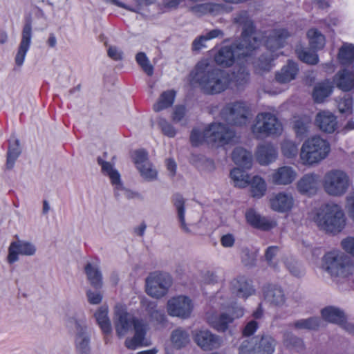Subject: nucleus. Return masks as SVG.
<instances>
[{"label":"nucleus","mask_w":354,"mask_h":354,"mask_svg":"<svg viewBox=\"0 0 354 354\" xmlns=\"http://www.w3.org/2000/svg\"><path fill=\"white\" fill-rule=\"evenodd\" d=\"M320 177L315 173L305 174L297 183V189L301 194H315L318 189Z\"/></svg>","instance_id":"412c9836"},{"label":"nucleus","mask_w":354,"mask_h":354,"mask_svg":"<svg viewBox=\"0 0 354 354\" xmlns=\"http://www.w3.org/2000/svg\"><path fill=\"white\" fill-rule=\"evenodd\" d=\"M171 340L174 347L181 348L189 344V335L186 330L177 328L172 332Z\"/></svg>","instance_id":"79ce46f5"},{"label":"nucleus","mask_w":354,"mask_h":354,"mask_svg":"<svg viewBox=\"0 0 354 354\" xmlns=\"http://www.w3.org/2000/svg\"><path fill=\"white\" fill-rule=\"evenodd\" d=\"M277 158V151L270 144H264L260 145L256 152V158L258 162L261 165H267L276 160Z\"/></svg>","instance_id":"a878e982"},{"label":"nucleus","mask_w":354,"mask_h":354,"mask_svg":"<svg viewBox=\"0 0 354 354\" xmlns=\"http://www.w3.org/2000/svg\"><path fill=\"white\" fill-rule=\"evenodd\" d=\"M232 322L233 317L227 311L221 313L219 316L209 318V323L218 332L225 331Z\"/></svg>","instance_id":"f704fd0d"},{"label":"nucleus","mask_w":354,"mask_h":354,"mask_svg":"<svg viewBox=\"0 0 354 354\" xmlns=\"http://www.w3.org/2000/svg\"><path fill=\"white\" fill-rule=\"evenodd\" d=\"M310 126V120L308 117L304 116L296 119L293 123V129L295 135L299 139H303L308 133Z\"/></svg>","instance_id":"58836bf2"},{"label":"nucleus","mask_w":354,"mask_h":354,"mask_svg":"<svg viewBox=\"0 0 354 354\" xmlns=\"http://www.w3.org/2000/svg\"><path fill=\"white\" fill-rule=\"evenodd\" d=\"M299 69L297 63L288 60L275 74V80L279 84H287L296 79Z\"/></svg>","instance_id":"5701e85b"},{"label":"nucleus","mask_w":354,"mask_h":354,"mask_svg":"<svg viewBox=\"0 0 354 354\" xmlns=\"http://www.w3.org/2000/svg\"><path fill=\"white\" fill-rule=\"evenodd\" d=\"M333 81L342 91H350L354 89V71L344 69L335 75Z\"/></svg>","instance_id":"bb28decb"},{"label":"nucleus","mask_w":354,"mask_h":354,"mask_svg":"<svg viewBox=\"0 0 354 354\" xmlns=\"http://www.w3.org/2000/svg\"><path fill=\"white\" fill-rule=\"evenodd\" d=\"M295 203L292 194L280 192L273 194L270 198V207L278 212H286L293 207Z\"/></svg>","instance_id":"a211bd4d"},{"label":"nucleus","mask_w":354,"mask_h":354,"mask_svg":"<svg viewBox=\"0 0 354 354\" xmlns=\"http://www.w3.org/2000/svg\"><path fill=\"white\" fill-rule=\"evenodd\" d=\"M256 354H272L277 345L276 340L269 335L255 337Z\"/></svg>","instance_id":"c756f323"},{"label":"nucleus","mask_w":354,"mask_h":354,"mask_svg":"<svg viewBox=\"0 0 354 354\" xmlns=\"http://www.w3.org/2000/svg\"><path fill=\"white\" fill-rule=\"evenodd\" d=\"M337 107L340 113L351 114L353 112V98L348 95H345L338 102Z\"/></svg>","instance_id":"13d9d810"},{"label":"nucleus","mask_w":354,"mask_h":354,"mask_svg":"<svg viewBox=\"0 0 354 354\" xmlns=\"http://www.w3.org/2000/svg\"><path fill=\"white\" fill-rule=\"evenodd\" d=\"M263 295L266 301L272 306L281 307L286 302L284 292L278 286H267L264 289Z\"/></svg>","instance_id":"b1692460"},{"label":"nucleus","mask_w":354,"mask_h":354,"mask_svg":"<svg viewBox=\"0 0 354 354\" xmlns=\"http://www.w3.org/2000/svg\"><path fill=\"white\" fill-rule=\"evenodd\" d=\"M21 149L20 147L19 140L15 138H12L9 141V147L7 152L6 168L12 169L15 165V161L20 156Z\"/></svg>","instance_id":"473e14b6"},{"label":"nucleus","mask_w":354,"mask_h":354,"mask_svg":"<svg viewBox=\"0 0 354 354\" xmlns=\"http://www.w3.org/2000/svg\"><path fill=\"white\" fill-rule=\"evenodd\" d=\"M231 290L238 297L247 298L254 292L252 285L243 277L231 281Z\"/></svg>","instance_id":"cd10ccee"},{"label":"nucleus","mask_w":354,"mask_h":354,"mask_svg":"<svg viewBox=\"0 0 354 354\" xmlns=\"http://www.w3.org/2000/svg\"><path fill=\"white\" fill-rule=\"evenodd\" d=\"M158 125L161 128L162 133L170 138L175 136L176 131L174 127L169 123L166 120L160 118L158 121Z\"/></svg>","instance_id":"680f3d73"},{"label":"nucleus","mask_w":354,"mask_h":354,"mask_svg":"<svg viewBox=\"0 0 354 354\" xmlns=\"http://www.w3.org/2000/svg\"><path fill=\"white\" fill-rule=\"evenodd\" d=\"M283 344L286 347L294 348L297 351H303L305 348L303 340L289 332L283 335Z\"/></svg>","instance_id":"a18cd8bd"},{"label":"nucleus","mask_w":354,"mask_h":354,"mask_svg":"<svg viewBox=\"0 0 354 354\" xmlns=\"http://www.w3.org/2000/svg\"><path fill=\"white\" fill-rule=\"evenodd\" d=\"M194 342L203 351H212L221 346V338L207 329L195 330L192 332Z\"/></svg>","instance_id":"ddd939ff"},{"label":"nucleus","mask_w":354,"mask_h":354,"mask_svg":"<svg viewBox=\"0 0 354 354\" xmlns=\"http://www.w3.org/2000/svg\"><path fill=\"white\" fill-rule=\"evenodd\" d=\"M230 178L234 186L240 188L245 187L250 182L248 174L239 168H234L231 170Z\"/></svg>","instance_id":"ea45409f"},{"label":"nucleus","mask_w":354,"mask_h":354,"mask_svg":"<svg viewBox=\"0 0 354 354\" xmlns=\"http://www.w3.org/2000/svg\"><path fill=\"white\" fill-rule=\"evenodd\" d=\"M286 266L290 272L295 277H300L304 273L302 267L295 259H288L286 262Z\"/></svg>","instance_id":"bf43d9fd"},{"label":"nucleus","mask_w":354,"mask_h":354,"mask_svg":"<svg viewBox=\"0 0 354 354\" xmlns=\"http://www.w3.org/2000/svg\"><path fill=\"white\" fill-rule=\"evenodd\" d=\"M175 98V92L174 91H167L163 92L158 101L153 105V110L156 112H159L171 106Z\"/></svg>","instance_id":"37998d69"},{"label":"nucleus","mask_w":354,"mask_h":354,"mask_svg":"<svg viewBox=\"0 0 354 354\" xmlns=\"http://www.w3.org/2000/svg\"><path fill=\"white\" fill-rule=\"evenodd\" d=\"M138 64L141 66L142 70L148 75H152L153 73V67L149 63L148 58L144 53H138L136 57Z\"/></svg>","instance_id":"6e6d98bb"},{"label":"nucleus","mask_w":354,"mask_h":354,"mask_svg":"<svg viewBox=\"0 0 354 354\" xmlns=\"http://www.w3.org/2000/svg\"><path fill=\"white\" fill-rule=\"evenodd\" d=\"M281 149L282 154L287 158H294L298 153L297 145L289 140H286L281 142Z\"/></svg>","instance_id":"09e8293b"},{"label":"nucleus","mask_w":354,"mask_h":354,"mask_svg":"<svg viewBox=\"0 0 354 354\" xmlns=\"http://www.w3.org/2000/svg\"><path fill=\"white\" fill-rule=\"evenodd\" d=\"M134 1L138 4V6H136V7H130L118 0H110V1L112 3H113L114 5L117 6L118 7H120V8H123L129 11L135 12H138V10H139L138 6H144V5L145 6L149 5V4L153 3L155 1V0H134Z\"/></svg>","instance_id":"4d7b16f0"},{"label":"nucleus","mask_w":354,"mask_h":354,"mask_svg":"<svg viewBox=\"0 0 354 354\" xmlns=\"http://www.w3.org/2000/svg\"><path fill=\"white\" fill-rule=\"evenodd\" d=\"M279 248L277 246H270L267 248L265 254L266 260L270 266L273 268L275 270H277V266L275 263L272 261L273 258L276 256L278 252Z\"/></svg>","instance_id":"e2e57ef3"},{"label":"nucleus","mask_w":354,"mask_h":354,"mask_svg":"<svg viewBox=\"0 0 354 354\" xmlns=\"http://www.w3.org/2000/svg\"><path fill=\"white\" fill-rule=\"evenodd\" d=\"M313 219L319 230L327 233H338L346 224L343 210L339 205L335 203L322 205L316 210Z\"/></svg>","instance_id":"20e7f679"},{"label":"nucleus","mask_w":354,"mask_h":354,"mask_svg":"<svg viewBox=\"0 0 354 354\" xmlns=\"http://www.w3.org/2000/svg\"><path fill=\"white\" fill-rule=\"evenodd\" d=\"M322 268L332 277H346L352 273L353 266L349 257L339 252H330L322 259Z\"/></svg>","instance_id":"6e6552de"},{"label":"nucleus","mask_w":354,"mask_h":354,"mask_svg":"<svg viewBox=\"0 0 354 354\" xmlns=\"http://www.w3.org/2000/svg\"><path fill=\"white\" fill-rule=\"evenodd\" d=\"M330 151L328 142L320 136H313L302 144L299 158L303 165L315 167L326 159Z\"/></svg>","instance_id":"423d86ee"},{"label":"nucleus","mask_w":354,"mask_h":354,"mask_svg":"<svg viewBox=\"0 0 354 354\" xmlns=\"http://www.w3.org/2000/svg\"><path fill=\"white\" fill-rule=\"evenodd\" d=\"M273 56H261L256 63V67L259 71H269L272 68Z\"/></svg>","instance_id":"052dcab7"},{"label":"nucleus","mask_w":354,"mask_h":354,"mask_svg":"<svg viewBox=\"0 0 354 354\" xmlns=\"http://www.w3.org/2000/svg\"><path fill=\"white\" fill-rule=\"evenodd\" d=\"M172 203L176 212L177 220L180 229L187 234H191L192 230L185 222V200L180 194H174L172 197Z\"/></svg>","instance_id":"393cba45"},{"label":"nucleus","mask_w":354,"mask_h":354,"mask_svg":"<svg viewBox=\"0 0 354 354\" xmlns=\"http://www.w3.org/2000/svg\"><path fill=\"white\" fill-rule=\"evenodd\" d=\"M333 91L329 82H324L315 85L313 92V97L315 102L321 103L328 97Z\"/></svg>","instance_id":"e433bc0d"},{"label":"nucleus","mask_w":354,"mask_h":354,"mask_svg":"<svg viewBox=\"0 0 354 354\" xmlns=\"http://www.w3.org/2000/svg\"><path fill=\"white\" fill-rule=\"evenodd\" d=\"M266 191L264 180L259 176H254L251 182V194L253 197L261 198Z\"/></svg>","instance_id":"de8ad7c7"},{"label":"nucleus","mask_w":354,"mask_h":354,"mask_svg":"<svg viewBox=\"0 0 354 354\" xmlns=\"http://www.w3.org/2000/svg\"><path fill=\"white\" fill-rule=\"evenodd\" d=\"M239 354H256L255 337L243 339L239 346Z\"/></svg>","instance_id":"3c124183"},{"label":"nucleus","mask_w":354,"mask_h":354,"mask_svg":"<svg viewBox=\"0 0 354 354\" xmlns=\"http://www.w3.org/2000/svg\"><path fill=\"white\" fill-rule=\"evenodd\" d=\"M259 327V324L255 320H251L247 323L243 329L242 333L245 338H250L249 337L252 335Z\"/></svg>","instance_id":"69168bd1"},{"label":"nucleus","mask_w":354,"mask_h":354,"mask_svg":"<svg viewBox=\"0 0 354 354\" xmlns=\"http://www.w3.org/2000/svg\"><path fill=\"white\" fill-rule=\"evenodd\" d=\"M194 79L201 90L208 95L219 94L230 88L231 80L229 71L217 68L207 60L197 64Z\"/></svg>","instance_id":"f03ea898"},{"label":"nucleus","mask_w":354,"mask_h":354,"mask_svg":"<svg viewBox=\"0 0 354 354\" xmlns=\"http://www.w3.org/2000/svg\"><path fill=\"white\" fill-rule=\"evenodd\" d=\"M246 220L252 226L261 230H269L272 228L275 223L261 216L254 209H249L245 213Z\"/></svg>","instance_id":"c85d7f7f"},{"label":"nucleus","mask_w":354,"mask_h":354,"mask_svg":"<svg viewBox=\"0 0 354 354\" xmlns=\"http://www.w3.org/2000/svg\"><path fill=\"white\" fill-rule=\"evenodd\" d=\"M297 171L290 166H281L274 169L268 176V180L275 185H288L297 178Z\"/></svg>","instance_id":"f3484780"},{"label":"nucleus","mask_w":354,"mask_h":354,"mask_svg":"<svg viewBox=\"0 0 354 354\" xmlns=\"http://www.w3.org/2000/svg\"><path fill=\"white\" fill-rule=\"evenodd\" d=\"M97 160V163L102 167V173L109 177L111 184L115 186L116 195L118 194L119 191L124 192V194L129 199L133 198L138 195L136 193L124 189L121 182L120 175L119 172L115 169H114L112 164H111L109 162L103 160L100 157H98Z\"/></svg>","instance_id":"4468645a"},{"label":"nucleus","mask_w":354,"mask_h":354,"mask_svg":"<svg viewBox=\"0 0 354 354\" xmlns=\"http://www.w3.org/2000/svg\"><path fill=\"white\" fill-rule=\"evenodd\" d=\"M320 324L319 318L312 317L296 320L291 324V326L299 330H317L320 326Z\"/></svg>","instance_id":"a19ab883"},{"label":"nucleus","mask_w":354,"mask_h":354,"mask_svg":"<svg viewBox=\"0 0 354 354\" xmlns=\"http://www.w3.org/2000/svg\"><path fill=\"white\" fill-rule=\"evenodd\" d=\"M235 137V132L231 128L221 122L212 123L202 133L194 129L190 136V141L197 146L203 141L209 144L224 145L230 143Z\"/></svg>","instance_id":"39448f33"},{"label":"nucleus","mask_w":354,"mask_h":354,"mask_svg":"<svg viewBox=\"0 0 354 354\" xmlns=\"http://www.w3.org/2000/svg\"><path fill=\"white\" fill-rule=\"evenodd\" d=\"M323 318L329 322L336 324L339 326V323L342 322L345 317L344 313L337 308L328 306L322 310Z\"/></svg>","instance_id":"4c0bfd02"},{"label":"nucleus","mask_w":354,"mask_h":354,"mask_svg":"<svg viewBox=\"0 0 354 354\" xmlns=\"http://www.w3.org/2000/svg\"><path fill=\"white\" fill-rule=\"evenodd\" d=\"M147 310L149 313L151 319L157 322L162 324L167 321V317L162 310L156 308V304L154 302H149L147 307Z\"/></svg>","instance_id":"603ef678"},{"label":"nucleus","mask_w":354,"mask_h":354,"mask_svg":"<svg viewBox=\"0 0 354 354\" xmlns=\"http://www.w3.org/2000/svg\"><path fill=\"white\" fill-rule=\"evenodd\" d=\"M338 59L342 65L352 64L354 61V46L345 44L339 49Z\"/></svg>","instance_id":"c03bdc74"},{"label":"nucleus","mask_w":354,"mask_h":354,"mask_svg":"<svg viewBox=\"0 0 354 354\" xmlns=\"http://www.w3.org/2000/svg\"><path fill=\"white\" fill-rule=\"evenodd\" d=\"M232 158L237 165L245 169H250L252 167V154L243 147H236L232 152Z\"/></svg>","instance_id":"2f4dec72"},{"label":"nucleus","mask_w":354,"mask_h":354,"mask_svg":"<svg viewBox=\"0 0 354 354\" xmlns=\"http://www.w3.org/2000/svg\"><path fill=\"white\" fill-rule=\"evenodd\" d=\"M218 6L212 3H204L192 8V12L194 13L205 14L207 12H212L214 10L217 9Z\"/></svg>","instance_id":"0e129e2a"},{"label":"nucleus","mask_w":354,"mask_h":354,"mask_svg":"<svg viewBox=\"0 0 354 354\" xmlns=\"http://www.w3.org/2000/svg\"><path fill=\"white\" fill-rule=\"evenodd\" d=\"M146 292L156 299L165 296L172 284L171 277L165 272L151 273L145 279Z\"/></svg>","instance_id":"9d476101"},{"label":"nucleus","mask_w":354,"mask_h":354,"mask_svg":"<svg viewBox=\"0 0 354 354\" xmlns=\"http://www.w3.org/2000/svg\"><path fill=\"white\" fill-rule=\"evenodd\" d=\"M234 24L243 26L241 41L232 46L222 47L214 55L216 64L222 67L231 66L238 57H246L261 44V35L254 30L252 21L245 11H241L234 17Z\"/></svg>","instance_id":"f257e3e1"},{"label":"nucleus","mask_w":354,"mask_h":354,"mask_svg":"<svg viewBox=\"0 0 354 354\" xmlns=\"http://www.w3.org/2000/svg\"><path fill=\"white\" fill-rule=\"evenodd\" d=\"M84 270L90 284L96 289L101 288L103 284L102 276L97 267L88 263L85 266Z\"/></svg>","instance_id":"72a5a7b5"},{"label":"nucleus","mask_w":354,"mask_h":354,"mask_svg":"<svg viewBox=\"0 0 354 354\" xmlns=\"http://www.w3.org/2000/svg\"><path fill=\"white\" fill-rule=\"evenodd\" d=\"M351 179L341 169H331L326 173L323 180V187L326 194L332 196H342L348 189Z\"/></svg>","instance_id":"1a4fd4ad"},{"label":"nucleus","mask_w":354,"mask_h":354,"mask_svg":"<svg viewBox=\"0 0 354 354\" xmlns=\"http://www.w3.org/2000/svg\"><path fill=\"white\" fill-rule=\"evenodd\" d=\"M36 251V246L30 241L20 239L12 241L8 248V262L12 264L17 261L19 255L33 256Z\"/></svg>","instance_id":"2eb2a0df"},{"label":"nucleus","mask_w":354,"mask_h":354,"mask_svg":"<svg viewBox=\"0 0 354 354\" xmlns=\"http://www.w3.org/2000/svg\"><path fill=\"white\" fill-rule=\"evenodd\" d=\"M249 113L245 103L237 101L225 104L221 111V117L231 125L241 127L248 123Z\"/></svg>","instance_id":"9b49d317"},{"label":"nucleus","mask_w":354,"mask_h":354,"mask_svg":"<svg viewBox=\"0 0 354 354\" xmlns=\"http://www.w3.org/2000/svg\"><path fill=\"white\" fill-rule=\"evenodd\" d=\"M315 123L321 131L328 133H333L337 128L336 116L328 111L318 113L316 115Z\"/></svg>","instance_id":"4be33fe9"},{"label":"nucleus","mask_w":354,"mask_h":354,"mask_svg":"<svg viewBox=\"0 0 354 354\" xmlns=\"http://www.w3.org/2000/svg\"><path fill=\"white\" fill-rule=\"evenodd\" d=\"M75 348L78 354H90V335L84 325L76 323Z\"/></svg>","instance_id":"aec40b11"},{"label":"nucleus","mask_w":354,"mask_h":354,"mask_svg":"<svg viewBox=\"0 0 354 354\" xmlns=\"http://www.w3.org/2000/svg\"><path fill=\"white\" fill-rule=\"evenodd\" d=\"M241 262L248 267H252L255 264L257 259V252L251 251L247 248L241 250Z\"/></svg>","instance_id":"864d4df0"},{"label":"nucleus","mask_w":354,"mask_h":354,"mask_svg":"<svg viewBox=\"0 0 354 354\" xmlns=\"http://www.w3.org/2000/svg\"><path fill=\"white\" fill-rule=\"evenodd\" d=\"M194 307L193 301L185 295L173 297L167 303V313L171 317L183 319L190 317Z\"/></svg>","instance_id":"f8f14e48"},{"label":"nucleus","mask_w":354,"mask_h":354,"mask_svg":"<svg viewBox=\"0 0 354 354\" xmlns=\"http://www.w3.org/2000/svg\"><path fill=\"white\" fill-rule=\"evenodd\" d=\"M296 53L299 59L303 62L309 64H316L318 62V57L315 52L302 48H297Z\"/></svg>","instance_id":"8fccbe9b"},{"label":"nucleus","mask_w":354,"mask_h":354,"mask_svg":"<svg viewBox=\"0 0 354 354\" xmlns=\"http://www.w3.org/2000/svg\"><path fill=\"white\" fill-rule=\"evenodd\" d=\"M282 131L281 122L274 114L270 112L258 113L252 127V132L258 139L279 136Z\"/></svg>","instance_id":"0eeeda50"},{"label":"nucleus","mask_w":354,"mask_h":354,"mask_svg":"<svg viewBox=\"0 0 354 354\" xmlns=\"http://www.w3.org/2000/svg\"><path fill=\"white\" fill-rule=\"evenodd\" d=\"M309 44L313 49L318 50L324 47L325 44L324 36L316 29H310L307 32Z\"/></svg>","instance_id":"49530a36"},{"label":"nucleus","mask_w":354,"mask_h":354,"mask_svg":"<svg viewBox=\"0 0 354 354\" xmlns=\"http://www.w3.org/2000/svg\"><path fill=\"white\" fill-rule=\"evenodd\" d=\"M346 208L349 216L354 221V191L349 192L346 197Z\"/></svg>","instance_id":"774afa93"},{"label":"nucleus","mask_w":354,"mask_h":354,"mask_svg":"<svg viewBox=\"0 0 354 354\" xmlns=\"http://www.w3.org/2000/svg\"><path fill=\"white\" fill-rule=\"evenodd\" d=\"M94 316L102 332L105 334H109L112 328L111 321L108 317V307L106 306H101L95 312Z\"/></svg>","instance_id":"c9c22d12"},{"label":"nucleus","mask_w":354,"mask_h":354,"mask_svg":"<svg viewBox=\"0 0 354 354\" xmlns=\"http://www.w3.org/2000/svg\"><path fill=\"white\" fill-rule=\"evenodd\" d=\"M289 36L290 34L286 29L272 30L266 36V46L269 50L274 52L283 47Z\"/></svg>","instance_id":"6ab92c4d"},{"label":"nucleus","mask_w":354,"mask_h":354,"mask_svg":"<svg viewBox=\"0 0 354 354\" xmlns=\"http://www.w3.org/2000/svg\"><path fill=\"white\" fill-rule=\"evenodd\" d=\"M32 23L27 20L24 25L20 44L15 57V62L18 67H21L24 62L27 52L28 51L32 39Z\"/></svg>","instance_id":"dca6fc26"},{"label":"nucleus","mask_w":354,"mask_h":354,"mask_svg":"<svg viewBox=\"0 0 354 354\" xmlns=\"http://www.w3.org/2000/svg\"><path fill=\"white\" fill-rule=\"evenodd\" d=\"M114 324L117 334L125 335L133 326L135 335L131 339H127L125 345L127 348L135 349L138 346L144 344L146 333V324L143 320L138 319L127 312L125 306L118 304L114 307Z\"/></svg>","instance_id":"7ed1b4c3"},{"label":"nucleus","mask_w":354,"mask_h":354,"mask_svg":"<svg viewBox=\"0 0 354 354\" xmlns=\"http://www.w3.org/2000/svg\"><path fill=\"white\" fill-rule=\"evenodd\" d=\"M230 77V88L233 86L239 88L245 85L249 81V73L245 67L239 66L236 68L233 71L229 72Z\"/></svg>","instance_id":"7c9ffc66"},{"label":"nucleus","mask_w":354,"mask_h":354,"mask_svg":"<svg viewBox=\"0 0 354 354\" xmlns=\"http://www.w3.org/2000/svg\"><path fill=\"white\" fill-rule=\"evenodd\" d=\"M138 169L140 171L141 176L147 180H153L156 178L157 171L149 162L139 166Z\"/></svg>","instance_id":"5fc2aeb1"},{"label":"nucleus","mask_w":354,"mask_h":354,"mask_svg":"<svg viewBox=\"0 0 354 354\" xmlns=\"http://www.w3.org/2000/svg\"><path fill=\"white\" fill-rule=\"evenodd\" d=\"M86 297L89 304L92 305H97L102 300V295L97 291H93L90 289L86 290Z\"/></svg>","instance_id":"338daca9"}]
</instances>
